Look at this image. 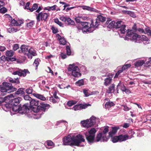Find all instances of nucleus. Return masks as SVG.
Instances as JSON below:
<instances>
[{
  "mask_svg": "<svg viewBox=\"0 0 151 151\" xmlns=\"http://www.w3.org/2000/svg\"><path fill=\"white\" fill-rule=\"evenodd\" d=\"M22 100L21 98L18 97L11 99V102L12 103L13 105H20L19 103Z\"/></svg>",
  "mask_w": 151,
  "mask_h": 151,
  "instance_id": "obj_18",
  "label": "nucleus"
},
{
  "mask_svg": "<svg viewBox=\"0 0 151 151\" xmlns=\"http://www.w3.org/2000/svg\"><path fill=\"white\" fill-rule=\"evenodd\" d=\"M50 101L53 103H55L57 102V101L53 96L50 97Z\"/></svg>",
  "mask_w": 151,
  "mask_h": 151,
  "instance_id": "obj_59",
  "label": "nucleus"
},
{
  "mask_svg": "<svg viewBox=\"0 0 151 151\" xmlns=\"http://www.w3.org/2000/svg\"><path fill=\"white\" fill-rule=\"evenodd\" d=\"M76 85L80 86L84 85V81L83 79L79 80L76 83Z\"/></svg>",
  "mask_w": 151,
  "mask_h": 151,
  "instance_id": "obj_39",
  "label": "nucleus"
},
{
  "mask_svg": "<svg viewBox=\"0 0 151 151\" xmlns=\"http://www.w3.org/2000/svg\"><path fill=\"white\" fill-rule=\"evenodd\" d=\"M81 25L82 26V31L84 32H91L94 30L93 28L94 24L92 20L91 21V23L81 22Z\"/></svg>",
  "mask_w": 151,
  "mask_h": 151,
  "instance_id": "obj_2",
  "label": "nucleus"
},
{
  "mask_svg": "<svg viewBox=\"0 0 151 151\" xmlns=\"http://www.w3.org/2000/svg\"><path fill=\"white\" fill-rule=\"evenodd\" d=\"M20 108V105H13L12 109L13 111L19 113Z\"/></svg>",
  "mask_w": 151,
  "mask_h": 151,
  "instance_id": "obj_25",
  "label": "nucleus"
},
{
  "mask_svg": "<svg viewBox=\"0 0 151 151\" xmlns=\"http://www.w3.org/2000/svg\"><path fill=\"white\" fill-rule=\"evenodd\" d=\"M121 22H122V21H112L109 23L108 26V27L109 28H119L121 26Z\"/></svg>",
  "mask_w": 151,
  "mask_h": 151,
  "instance_id": "obj_9",
  "label": "nucleus"
},
{
  "mask_svg": "<svg viewBox=\"0 0 151 151\" xmlns=\"http://www.w3.org/2000/svg\"><path fill=\"white\" fill-rule=\"evenodd\" d=\"M9 81L11 83H15L16 84H19L20 83L19 80L18 78L13 79L10 78L9 79Z\"/></svg>",
  "mask_w": 151,
  "mask_h": 151,
  "instance_id": "obj_27",
  "label": "nucleus"
},
{
  "mask_svg": "<svg viewBox=\"0 0 151 151\" xmlns=\"http://www.w3.org/2000/svg\"><path fill=\"white\" fill-rule=\"evenodd\" d=\"M63 141V144L64 145L78 146L80 143L84 142L85 140L81 135L79 134L76 136L73 135L72 137L70 135H68L64 137Z\"/></svg>",
  "mask_w": 151,
  "mask_h": 151,
  "instance_id": "obj_1",
  "label": "nucleus"
},
{
  "mask_svg": "<svg viewBox=\"0 0 151 151\" xmlns=\"http://www.w3.org/2000/svg\"><path fill=\"white\" fill-rule=\"evenodd\" d=\"M97 20H99L100 22H104L106 21V19L105 17H103V16L100 15H98L97 17Z\"/></svg>",
  "mask_w": 151,
  "mask_h": 151,
  "instance_id": "obj_28",
  "label": "nucleus"
},
{
  "mask_svg": "<svg viewBox=\"0 0 151 151\" xmlns=\"http://www.w3.org/2000/svg\"><path fill=\"white\" fill-rule=\"evenodd\" d=\"M12 106H13V105L12 103L11 102V100H10L8 103H6L3 106V108L5 107L7 109H12Z\"/></svg>",
  "mask_w": 151,
  "mask_h": 151,
  "instance_id": "obj_33",
  "label": "nucleus"
},
{
  "mask_svg": "<svg viewBox=\"0 0 151 151\" xmlns=\"http://www.w3.org/2000/svg\"><path fill=\"white\" fill-rule=\"evenodd\" d=\"M54 22L55 23L58 24L60 27H63V23L60 21L57 18H56L54 19Z\"/></svg>",
  "mask_w": 151,
  "mask_h": 151,
  "instance_id": "obj_43",
  "label": "nucleus"
},
{
  "mask_svg": "<svg viewBox=\"0 0 151 151\" xmlns=\"http://www.w3.org/2000/svg\"><path fill=\"white\" fill-rule=\"evenodd\" d=\"M144 63V61L143 60H139L134 63V65L136 67H139L142 66Z\"/></svg>",
  "mask_w": 151,
  "mask_h": 151,
  "instance_id": "obj_31",
  "label": "nucleus"
},
{
  "mask_svg": "<svg viewBox=\"0 0 151 151\" xmlns=\"http://www.w3.org/2000/svg\"><path fill=\"white\" fill-rule=\"evenodd\" d=\"M30 72L27 69H24L23 70H19V71H15L12 73L14 75H17L18 76H22L25 77L27 73L29 74Z\"/></svg>",
  "mask_w": 151,
  "mask_h": 151,
  "instance_id": "obj_10",
  "label": "nucleus"
},
{
  "mask_svg": "<svg viewBox=\"0 0 151 151\" xmlns=\"http://www.w3.org/2000/svg\"><path fill=\"white\" fill-rule=\"evenodd\" d=\"M19 30V29H18L16 28L10 27L8 28V30L9 32L12 33L17 32Z\"/></svg>",
  "mask_w": 151,
  "mask_h": 151,
  "instance_id": "obj_35",
  "label": "nucleus"
},
{
  "mask_svg": "<svg viewBox=\"0 0 151 151\" xmlns=\"http://www.w3.org/2000/svg\"><path fill=\"white\" fill-rule=\"evenodd\" d=\"M76 103V102L74 101H69L67 103V104L69 106H72Z\"/></svg>",
  "mask_w": 151,
  "mask_h": 151,
  "instance_id": "obj_50",
  "label": "nucleus"
},
{
  "mask_svg": "<svg viewBox=\"0 0 151 151\" xmlns=\"http://www.w3.org/2000/svg\"><path fill=\"white\" fill-rule=\"evenodd\" d=\"M0 91L3 92V93H1V94L0 95L1 96H4L6 94V93H4V92H6L7 93L6 89L3 85L2 86H0Z\"/></svg>",
  "mask_w": 151,
  "mask_h": 151,
  "instance_id": "obj_26",
  "label": "nucleus"
},
{
  "mask_svg": "<svg viewBox=\"0 0 151 151\" xmlns=\"http://www.w3.org/2000/svg\"><path fill=\"white\" fill-rule=\"evenodd\" d=\"M124 12L125 13H126L129 15L131 16L132 17H135V16L133 12H132L131 11H127V10H124Z\"/></svg>",
  "mask_w": 151,
  "mask_h": 151,
  "instance_id": "obj_40",
  "label": "nucleus"
},
{
  "mask_svg": "<svg viewBox=\"0 0 151 151\" xmlns=\"http://www.w3.org/2000/svg\"><path fill=\"white\" fill-rule=\"evenodd\" d=\"M32 94L34 96L41 100L45 101L46 99V98L43 95L36 93H34Z\"/></svg>",
  "mask_w": 151,
  "mask_h": 151,
  "instance_id": "obj_23",
  "label": "nucleus"
},
{
  "mask_svg": "<svg viewBox=\"0 0 151 151\" xmlns=\"http://www.w3.org/2000/svg\"><path fill=\"white\" fill-rule=\"evenodd\" d=\"M96 118L94 116H92L89 120V125L88 126L90 127H91L96 123Z\"/></svg>",
  "mask_w": 151,
  "mask_h": 151,
  "instance_id": "obj_21",
  "label": "nucleus"
},
{
  "mask_svg": "<svg viewBox=\"0 0 151 151\" xmlns=\"http://www.w3.org/2000/svg\"><path fill=\"white\" fill-rule=\"evenodd\" d=\"M28 53L32 55L33 56H35L37 55L36 51L32 48H31L28 51Z\"/></svg>",
  "mask_w": 151,
  "mask_h": 151,
  "instance_id": "obj_34",
  "label": "nucleus"
},
{
  "mask_svg": "<svg viewBox=\"0 0 151 151\" xmlns=\"http://www.w3.org/2000/svg\"><path fill=\"white\" fill-rule=\"evenodd\" d=\"M82 19V18L80 17H77L75 18V20L76 22L80 24H81V22H82L81 21Z\"/></svg>",
  "mask_w": 151,
  "mask_h": 151,
  "instance_id": "obj_49",
  "label": "nucleus"
},
{
  "mask_svg": "<svg viewBox=\"0 0 151 151\" xmlns=\"http://www.w3.org/2000/svg\"><path fill=\"white\" fill-rule=\"evenodd\" d=\"M24 88H20L18 89V90L14 93V96H17L18 95L21 96H23L24 94Z\"/></svg>",
  "mask_w": 151,
  "mask_h": 151,
  "instance_id": "obj_17",
  "label": "nucleus"
},
{
  "mask_svg": "<svg viewBox=\"0 0 151 151\" xmlns=\"http://www.w3.org/2000/svg\"><path fill=\"white\" fill-rule=\"evenodd\" d=\"M95 136L91 134H86V139L88 141L89 143L90 144L94 142L95 139Z\"/></svg>",
  "mask_w": 151,
  "mask_h": 151,
  "instance_id": "obj_16",
  "label": "nucleus"
},
{
  "mask_svg": "<svg viewBox=\"0 0 151 151\" xmlns=\"http://www.w3.org/2000/svg\"><path fill=\"white\" fill-rule=\"evenodd\" d=\"M68 23V25H74L75 24L74 21L72 20L70 17H68L67 19V21Z\"/></svg>",
  "mask_w": 151,
  "mask_h": 151,
  "instance_id": "obj_37",
  "label": "nucleus"
},
{
  "mask_svg": "<svg viewBox=\"0 0 151 151\" xmlns=\"http://www.w3.org/2000/svg\"><path fill=\"white\" fill-rule=\"evenodd\" d=\"M19 48V45L17 44H14L13 46V49L14 51H16Z\"/></svg>",
  "mask_w": 151,
  "mask_h": 151,
  "instance_id": "obj_62",
  "label": "nucleus"
},
{
  "mask_svg": "<svg viewBox=\"0 0 151 151\" xmlns=\"http://www.w3.org/2000/svg\"><path fill=\"white\" fill-rule=\"evenodd\" d=\"M51 29L53 33L55 34L58 32L57 29L55 28L54 27L52 26L51 28Z\"/></svg>",
  "mask_w": 151,
  "mask_h": 151,
  "instance_id": "obj_60",
  "label": "nucleus"
},
{
  "mask_svg": "<svg viewBox=\"0 0 151 151\" xmlns=\"http://www.w3.org/2000/svg\"><path fill=\"white\" fill-rule=\"evenodd\" d=\"M132 137L129 138V136L127 134L123 135L120 134L119 136H114L112 138V141L113 143L118 142H122L125 141L129 138L130 139Z\"/></svg>",
  "mask_w": 151,
  "mask_h": 151,
  "instance_id": "obj_6",
  "label": "nucleus"
},
{
  "mask_svg": "<svg viewBox=\"0 0 151 151\" xmlns=\"http://www.w3.org/2000/svg\"><path fill=\"white\" fill-rule=\"evenodd\" d=\"M29 46L26 45H22L20 47V50L18 51V52L19 53H22L24 55H26L28 51Z\"/></svg>",
  "mask_w": 151,
  "mask_h": 151,
  "instance_id": "obj_13",
  "label": "nucleus"
},
{
  "mask_svg": "<svg viewBox=\"0 0 151 151\" xmlns=\"http://www.w3.org/2000/svg\"><path fill=\"white\" fill-rule=\"evenodd\" d=\"M3 85L6 88L7 90V93H9L17 90V88L14 87L11 83L6 82H4L2 83Z\"/></svg>",
  "mask_w": 151,
  "mask_h": 151,
  "instance_id": "obj_8",
  "label": "nucleus"
},
{
  "mask_svg": "<svg viewBox=\"0 0 151 151\" xmlns=\"http://www.w3.org/2000/svg\"><path fill=\"white\" fill-rule=\"evenodd\" d=\"M50 107V104L41 102L40 103V105L37 106V108H33V111L36 113L40 111L45 112L47 111Z\"/></svg>",
  "mask_w": 151,
  "mask_h": 151,
  "instance_id": "obj_4",
  "label": "nucleus"
},
{
  "mask_svg": "<svg viewBox=\"0 0 151 151\" xmlns=\"http://www.w3.org/2000/svg\"><path fill=\"white\" fill-rule=\"evenodd\" d=\"M114 89L115 85L112 84L109 87L108 89L106 91V92L108 93H113L115 90Z\"/></svg>",
  "mask_w": 151,
  "mask_h": 151,
  "instance_id": "obj_24",
  "label": "nucleus"
},
{
  "mask_svg": "<svg viewBox=\"0 0 151 151\" xmlns=\"http://www.w3.org/2000/svg\"><path fill=\"white\" fill-rule=\"evenodd\" d=\"M120 129L119 127H112V131L109 133V135L111 137H112L114 135L116 132L117 130Z\"/></svg>",
  "mask_w": 151,
  "mask_h": 151,
  "instance_id": "obj_20",
  "label": "nucleus"
},
{
  "mask_svg": "<svg viewBox=\"0 0 151 151\" xmlns=\"http://www.w3.org/2000/svg\"><path fill=\"white\" fill-rule=\"evenodd\" d=\"M40 61V60L39 58H36L35 59L33 65L36 67V69L37 68V67L39 64V62Z\"/></svg>",
  "mask_w": 151,
  "mask_h": 151,
  "instance_id": "obj_38",
  "label": "nucleus"
},
{
  "mask_svg": "<svg viewBox=\"0 0 151 151\" xmlns=\"http://www.w3.org/2000/svg\"><path fill=\"white\" fill-rule=\"evenodd\" d=\"M14 52L13 51L11 50H7L5 52V55L7 57H11L13 56Z\"/></svg>",
  "mask_w": 151,
  "mask_h": 151,
  "instance_id": "obj_30",
  "label": "nucleus"
},
{
  "mask_svg": "<svg viewBox=\"0 0 151 151\" xmlns=\"http://www.w3.org/2000/svg\"><path fill=\"white\" fill-rule=\"evenodd\" d=\"M7 57H6L5 56H2L0 58V61H2L3 62H5L6 60L8 61Z\"/></svg>",
  "mask_w": 151,
  "mask_h": 151,
  "instance_id": "obj_57",
  "label": "nucleus"
},
{
  "mask_svg": "<svg viewBox=\"0 0 151 151\" xmlns=\"http://www.w3.org/2000/svg\"><path fill=\"white\" fill-rule=\"evenodd\" d=\"M67 55H70L71 54V51L70 47L68 46H67L66 47Z\"/></svg>",
  "mask_w": 151,
  "mask_h": 151,
  "instance_id": "obj_52",
  "label": "nucleus"
},
{
  "mask_svg": "<svg viewBox=\"0 0 151 151\" xmlns=\"http://www.w3.org/2000/svg\"><path fill=\"white\" fill-rule=\"evenodd\" d=\"M140 38V36L138 35L137 34L134 33L132 30L128 29L127 31L125 38L132 40L136 42L138 39Z\"/></svg>",
  "mask_w": 151,
  "mask_h": 151,
  "instance_id": "obj_5",
  "label": "nucleus"
},
{
  "mask_svg": "<svg viewBox=\"0 0 151 151\" xmlns=\"http://www.w3.org/2000/svg\"><path fill=\"white\" fill-rule=\"evenodd\" d=\"M23 96L24 99L26 100H29L30 101L32 99V98L29 95H23Z\"/></svg>",
  "mask_w": 151,
  "mask_h": 151,
  "instance_id": "obj_55",
  "label": "nucleus"
},
{
  "mask_svg": "<svg viewBox=\"0 0 151 151\" xmlns=\"http://www.w3.org/2000/svg\"><path fill=\"white\" fill-rule=\"evenodd\" d=\"M109 127L108 126H106L103 130V131L102 132H101L103 135H105L106 134L109 132L108 128Z\"/></svg>",
  "mask_w": 151,
  "mask_h": 151,
  "instance_id": "obj_47",
  "label": "nucleus"
},
{
  "mask_svg": "<svg viewBox=\"0 0 151 151\" xmlns=\"http://www.w3.org/2000/svg\"><path fill=\"white\" fill-rule=\"evenodd\" d=\"M33 91L32 88V87H30L26 89L25 92L28 94H30L32 93Z\"/></svg>",
  "mask_w": 151,
  "mask_h": 151,
  "instance_id": "obj_44",
  "label": "nucleus"
},
{
  "mask_svg": "<svg viewBox=\"0 0 151 151\" xmlns=\"http://www.w3.org/2000/svg\"><path fill=\"white\" fill-rule=\"evenodd\" d=\"M57 35L60 37L58 38V40L60 41V45H65L66 43V41L64 37H62L59 34H57Z\"/></svg>",
  "mask_w": 151,
  "mask_h": 151,
  "instance_id": "obj_22",
  "label": "nucleus"
},
{
  "mask_svg": "<svg viewBox=\"0 0 151 151\" xmlns=\"http://www.w3.org/2000/svg\"><path fill=\"white\" fill-rule=\"evenodd\" d=\"M36 15L37 22H39L41 20L45 22L47 21V18L50 16V14L49 13L42 12L37 14H36Z\"/></svg>",
  "mask_w": 151,
  "mask_h": 151,
  "instance_id": "obj_7",
  "label": "nucleus"
},
{
  "mask_svg": "<svg viewBox=\"0 0 151 151\" xmlns=\"http://www.w3.org/2000/svg\"><path fill=\"white\" fill-rule=\"evenodd\" d=\"M115 105L114 104L112 101H108L106 102L105 104V106L106 108H108L109 107H110L114 106Z\"/></svg>",
  "mask_w": 151,
  "mask_h": 151,
  "instance_id": "obj_36",
  "label": "nucleus"
},
{
  "mask_svg": "<svg viewBox=\"0 0 151 151\" xmlns=\"http://www.w3.org/2000/svg\"><path fill=\"white\" fill-rule=\"evenodd\" d=\"M68 17H65L63 16L60 17L59 18L60 19L64 22H66L67 21V19L68 18Z\"/></svg>",
  "mask_w": 151,
  "mask_h": 151,
  "instance_id": "obj_58",
  "label": "nucleus"
},
{
  "mask_svg": "<svg viewBox=\"0 0 151 151\" xmlns=\"http://www.w3.org/2000/svg\"><path fill=\"white\" fill-rule=\"evenodd\" d=\"M47 144L48 146H53L54 145V143L51 140H48L46 141Z\"/></svg>",
  "mask_w": 151,
  "mask_h": 151,
  "instance_id": "obj_56",
  "label": "nucleus"
},
{
  "mask_svg": "<svg viewBox=\"0 0 151 151\" xmlns=\"http://www.w3.org/2000/svg\"><path fill=\"white\" fill-rule=\"evenodd\" d=\"M76 26L78 30L82 29V26L81 25V24H76Z\"/></svg>",
  "mask_w": 151,
  "mask_h": 151,
  "instance_id": "obj_63",
  "label": "nucleus"
},
{
  "mask_svg": "<svg viewBox=\"0 0 151 151\" xmlns=\"http://www.w3.org/2000/svg\"><path fill=\"white\" fill-rule=\"evenodd\" d=\"M68 70V71H72V75L75 77L81 76V74L79 71V69L78 66H76L75 64H70L69 65Z\"/></svg>",
  "mask_w": 151,
  "mask_h": 151,
  "instance_id": "obj_3",
  "label": "nucleus"
},
{
  "mask_svg": "<svg viewBox=\"0 0 151 151\" xmlns=\"http://www.w3.org/2000/svg\"><path fill=\"white\" fill-rule=\"evenodd\" d=\"M145 31L148 35L151 36V30L150 29L147 28L145 29Z\"/></svg>",
  "mask_w": 151,
  "mask_h": 151,
  "instance_id": "obj_61",
  "label": "nucleus"
},
{
  "mask_svg": "<svg viewBox=\"0 0 151 151\" xmlns=\"http://www.w3.org/2000/svg\"><path fill=\"white\" fill-rule=\"evenodd\" d=\"M108 138L105 135H103L101 133H100L96 135L95 138V141L98 142L99 141H107Z\"/></svg>",
  "mask_w": 151,
  "mask_h": 151,
  "instance_id": "obj_11",
  "label": "nucleus"
},
{
  "mask_svg": "<svg viewBox=\"0 0 151 151\" xmlns=\"http://www.w3.org/2000/svg\"><path fill=\"white\" fill-rule=\"evenodd\" d=\"M88 122H89V120L87 119L86 120H85L81 121V124H82L83 127L88 128L90 127L88 126L89 125V123H88Z\"/></svg>",
  "mask_w": 151,
  "mask_h": 151,
  "instance_id": "obj_32",
  "label": "nucleus"
},
{
  "mask_svg": "<svg viewBox=\"0 0 151 151\" xmlns=\"http://www.w3.org/2000/svg\"><path fill=\"white\" fill-rule=\"evenodd\" d=\"M73 109L75 111L79 110H81L80 104L75 105L73 107Z\"/></svg>",
  "mask_w": 151,
  "mask_h": 151,
  "instance_id": "obj_51",
  "label": "nucleus"
},
{
  "mask_svg": "<svg viewBox=\"0 0 151 151\" xmlns=\"http://www.w3.org/2000/svg\"><path fill=\"white\" fill-rule=\"evenodd\" d=\"M39 101H37L35 99H32L31 101H30V106L29 107L32 109L33 110V108H37V107L39 105Z\"/></svg>",
  "mask_w": 151,
  "mask_h": 151,
  "instance_id": "obj_15",
  "label": "nucleus"
},
{
  "mask_svg": "<svg viewBox=\"0 0 151 151\" xmlns=\"http://www.w3.org/2000/svg\"><path fill=\"white\" fill-rule=\"evenodd\" d=\"M131 66V64H125L122 67L121 69L122 70V71H123V70L129 68Z\"/></svg>",
  "mask_w": 151,
  "mask_h": 151,
  "instance_id": "obj_45",
  "label": "nucleus"
},
{
  "mask_svg": "<svg viewBox=\"0 0 151 151\" xmlns=\"http://www.w3.org/2000/svg\"><path fill=\"white\" fill-rule=\"evenodd\" d=\"M100 22L99 20H97V19L96 18V21L95 22V25H94V26L93 27V28L94 29V28H96L100 24Z\"/></svg>",
  "mask_w": 151,
  "mask_h": 151,
  "instance_id": "obj_53",
  "label": "nucleus"
},
{
  "mask_svg": "<svg viewBox=\"0 0 151 151\" xmlns=\"http://www.w3.org/2000/svg\"><path fill=\"white\" fill-rule=\"evenodd\" d=\"M114 76V74L111 73L107 76V77L104 80V84L105 86H108L111 83Z\"/></svg>",
  "mask_w": 151,
  "mask_h": 151,
  "instance_id": "obj_12",
  "label": "nucleus"
},
{
  "mask_svg": "<svg viewBox=\"0 0 151 151\" xmlns=\"http://www.w3.org/2000/svg\"><path fill=\"white\" fill-rule=\"evenodd\" d=\"M14 96L13 94H9L4 98L0 97V102L2 104V103L5 102L6 100L7 101V100H9L10 98H12Z\"/></svg>",
  "mask_w": 151,
  "mask_h": 151,
  "instance_id": "obj_19",
  "label": "nucleus"
},
{
  "mask_svg": "<svg viewBox=\"0 0 151 151\" xmlns=\"http://www.w3.org/2000/svg\"><path fill=\"white\" fill-rule=\"evenodd\" d=\"M35 24L34 21H32L29 23H27V26L29 28H31L33 27Z\"/></svg>",
  "mask_w": 151,
  "mask_h": 151,
  "instance_id": "obj_48",
  "label": "nucleus"
},
{
  "mask_svg": "<svg viewBox=\"0 0 151 151\" xmlns=\"http://www.w3.org/2000/svg\"><path fill=\"white\" fill-rule=\"evenodd\" d=\"M7 11V9L4 7L1 8L0 9V12L2 13H5Z\"/></svg>",
  "mask_w": 151,
  "mask_h": 151,
  "instance_id": "obj_64",
  "label": "nucleus"
},
{
  "mask_svg": "<svg viewBox=\"0 0 151 151\" xmlns=\"http://www.w3.org/2000/svg\"><path fill=\"white\" fill-rule=\"evenodd\" d=\"M29 107L28 106V104H25L21 107L20 106V109L19 113L22 114H25L27 112V111H28L29 109Z\"/></svg>",
  "mask_w": 151,
  "mask_h": 151,
  "instance_id": "obj_14",
  "label": "nucleus"
},
{
  "mask_svg": "<svg viewBox=\"0 0 151 151\" xmlns=\"http://www.w3.org/2000/svg\"><path fill=\"white\" fill-rule=\"evenodd\" d=\"M96 132L95 129L94 128H92L88 132V134L95 136V133Z\"/></svg>",
  "mask_w": 151,
  "mask_h": 151,
  "instance_id": "obj_41",
  "label": "nucleus"
},
{
  "mask_svg": "<svg viewBox=\"0 0 151 151\" xmlns=\"http://www.w3.org/2000/svg\"><path fill=\"white\" fill-rule=\"evenodd\" d=\"M38 5L37 4H33L32 8L29 9L31 12H32L34 10L37 9L38 8Z\"/></svg>",
  "mask_w": 151,
  "mask_h": 151,
  "instance_id": "obj_42",
  "label": "nucleus"
},
{
  "mask_svg": "<svg viewBox=\"0 0 151 151\" xmlns=\"http://www.w3.org/2000/svg\"><path fill=\"white\" fill-rule=\"evenodd\" d=\"M122 70H120L118 71V72L116 73L115 76L114 77V78H116L119 76L120 73L123 72Z\"/></svg>",
  "mask_w": 151,
  "mask_h": 151,
  "instance_id": "obj_54",
  "label": "nucleus"
},
{
  "mask_svg": "<svg viewBox=\"0 0 151 151\" xmlns=\"http://www.w3.org/2000/svg\"><path fill=\"white\" fill-rule=\"evenodd\" d=\"M123 22H121V26H120V27H119V28H120V31L122 33L124 34V33L125 32H126V30L125 29V28L126 27V25H123L122 24Z\"/></svg>",
  "mask_w": 151,
  "mask_h": 151,
  "instance_id": "obj_29",
  "label": "nucleus"
},
{
  "mask_svg": "<svg viewBox=\"0 0 151 151\" xmlns=\"http://www.w3.org/2000/svg\"><path fill=\"white\" fill-rule=\"evenodd\" d=\"M81 109H85L86 108H87L89 106H90L91 105L89 104H80Z\"/></svg>",
  "mask_w": 151,
  "mask_h": 151,
  "instance_id": "obj_46",
  "label": "nucleus"
}]
</instances>
